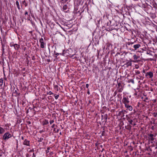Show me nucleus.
I'll list each match as a JSON object with an SVG mask.
<instances>
[{
  "mask_svg": "<svg viewBox=\"0 0 157 157\" xmlns=\"http://www.w3.org/2000/svg\"><path fill=\"white\" fill-rule=\"evenodd\" d=\"M142 7L143 8V10L147 13L150 12V10L152 8L151 6L148 5L143 4Z\"/></svg>",
  "mask_w": 157,
  "mask_h": 157,
  "instance_id": "obj_1",
  "label": "nucleus"
},
{
  "mask_svg": "<svg viewBox=\"0 0 157 157\" xmlns=\"http://www.w3.org/2000/svg\"><path fill=\"white\" fill-rule=\"evenodd\" d=\"M12 136L11 134H10L9 132H6L5 133L3 136V139L4 140L6 141L9 138H11Z\"/></svg>",
  "mask_w": 157,
  "mask_h": 157,
  "instance_id": "obj_2",
  "label": "nucleus"
},
{
  "mask_svg": "<svg viewBox=\"0 0 157 157\" xmlns=\"http://www.w3.org/2000/svg\"><path fill=\"white\" fill-rule=\"evenodd\" d=\"M122 102L124 104V105L129 104V99L128 96L124 97L122 100Z\"/></svg>",
  "mask_w": 157,
  "mask_h": 157,
  "instance_id": "obj_3",
  "label": "nucleus"
},
{
  "mask_svg": "<svg viewBox=\"0 0 157 157\" xmlns=\"http://www.w3.org/2000/svg\"><path fill=\"white\" fill-rule=\"evenodd\" d=\"M117 90L119 92H121L123 90V87L121 85L120 82H119L117 84Z\"/></svg>",
  "mask_w": 157,
  "mask_h": 157,
  "instance_id": "obj_4",
  "label": "nucleus"
},
{
  "mask_svg": "<svg viewBox=\"0 0 157 157\" xmlns=\"http://www.w3.org/2000/svg\"><path fill=\"white\" fill-rule=\"evenodd\" d=\"M148 138L151 141V143L153 144V140H154V135L151 134H148Z\"/></svg>",
  "mask_w": 157,
  "mask_h": 157,
  "instance_id": "obj_5",
  "label": "nucleus"
},
{
  "mask_svg": "<svg viewBox=\"0 0 157 157\" xmlns=\"http://www.w3.org/2000/svg\"><path fill=\"white\" fill-rule=\"evenodd\" d=\"M39 42L40 43V47L42 48H44L45 44L44 42L43 39L41 38L39 40Z\"/></svg>",
  "mask_w": 157,
  "mask_h": 157,
  "instance_id": "obj_6",
  "label": "nucleus"
},
{
  "mask_svg": "<svg viewBox=\"0 0 157 157\" xmlns=\"http://www.w3.org/2000/svg\"><path fill=\"white\" fill-rule=\"evenodd\" d=\"M125 107L126 108V110L131 111L133 109V108L131 105H130L128 104L125 105Z\"/></svg>",
  "mask_w": 157,
  "mask_h": 157,
  "instance_id": "obj_7",
  "label": "nucleus"
},
{
  "mask_svg": "<svg viewBox=\"0 0 157 157\" xmlns=\"http://www.w3.org/2000/svg\"><path fill=\"white\" fill-rule=\"evenodd\" d=\"M148 76L149 78H152L153 76V74L152 72L150 71L147 72L146 74V76Z\"/></svg>",
  "mask_w": 157,
  "mask_h": 157,
  "instance_id": "obj_8",
  "label": "nucleus"
},
{
  "mask_svg": "<svg viewBox=\"0 0 157 157\" xmlns=\"http://www.w3.org/2000/svg\"><path fill=\"white\" fill-rule=\"evenodd\" d=\"M133 47L134 49V50H136L137 49L141 47V45L140 44H134Z\"/></svg>",
  "mask_w": 157,
  "mask_h": 157,
  "instance_id": "obj_9",
  "label": "nucleus"
},
{
  "mask_svg": "<svg viewBox=\"0 0 157 157\" xmlns=\"http://www.w3.org/2000/svg\"><path fill=\"white\" fill-rule=\"evenodd\" d=\"M29 142L30 141L29 140H27V139H25L23 142V144L24 145H25L27 146H29Z\"/></svg>",
  "mask_w": 157,
  "mask_h": 157,
  "instance_id": "obj_10",
  "label": "nucleus"
},
{
  "mask_svg": "<svg viewBox=\"0 0 157 157\" xmlns=\"http://www.w3.org/2000/svg\"><path fill=\"white\" fill-rule=\"evenodd\" d=\"M14 48L16 50H17L20 48V45L17 44H14Z\"/></svg>",
  "mask_w": 157,
  "mask_h": 157,
  "instance_id": "obj_11",
  "label": "nucleus"
},
{
  "mask_svg": "<svg viewBox=\"0 0 157 157\" xmlns=\"http://www.w3.org/2000/svg\"><path fill=\"white\" fill-rule=\"evenodd\" d=\"M16 5L17 7L18 10H19V11H20V10H21V8L20 7V5H19V2H18V1H16Z\"/></svg>",
  "mask_w": 157,
  "mask_h": 157,
  "instance_id": "obj_12",
  "label": "nucleus"
},
{
  "mask_svg": "<svg viewBox=\"0 0 157 157\" xmlns=\"http://www.w3.org/2000/svg\"><path fill=\"white\" fill-rule=\"evenodd\" d=\"M48 120L45 119L43 121L42 124L43 125H47L48 124Z\"/></svg>",
  "mask_w": 157,
  "mask_h": 157,
  "instance_id": "obj_13",
  "label": "nucleus"
},
{
  "mask_svg": "<svg viewBox=\"0 0 157 157\" xmlns=\"http://www.w3.org/2000/svg\"><path fill=\"white\" fill-rule=\"evenodd\" d=\"M5 131V129L2 127H0V134H2Z\"/></svg>",
  "mask_w": 157,
  "mask_h": 157,
  "instance_id": "obj_14",
  "label": "nucleus"
},
{
  "mask_svg": "<svg viewBox=\"0 0 157 157\" xmlns=\"http://www.w3.org/2000/svg\"><path fill=\"white\" fill-rule=\"evenodd\" d=\"M127 120L128 121V122H129L130 124H132V123L133 122V120L129 118H128L127 119Z\"/></svg>",
  "mask_w": 157,
  "mask_h": 157,
  "instance_id": "obj_15",
  "label": "nucleus"
},
{
  "mask_svg": "<svg viewBox=\"0 0 157 157\" xmlns=\"http://www.w3.org/2000/svg\"><path fill=\"white\" fill-rule=\"evenodd\" d=\"M21 4L24 5L25 7H26L28 5V4L26 2L25 0L22 1L21 3Z\"/></svg>",
  "mask_w": 157,
  "mask_h": 157,
  "instance_id": "obj_16",
  "label": "nucleus"
},
{
  "mask_svg": "<svg viewBox=\"0 0 157 157\" xmlns=\"http://www.w3.org/2000/svg\"><path fill=\"white\" fill-rule=\"evenodd\" d=\"M132 126L130 125H128L127 126H125V128L126 129H127L128 130H130Z\"/></svg>",
  "mask_w": 157,
  "mask_h": 157,
  "instance_id": "obj_17",
  "label": "nucleus"
},
{
  "mask_svg": "<svg viewBox=\"0 0 157 157\" xmlns=\"http://www.w3.org/2000/svg\"><path fill=\"white\" fill-rule=\"evenodd\" d=\"M133 57L134 60H136L139 58V57L136 55H134L133 56Z\"/></svg>",
  "mask_w": 157,
  "mask_h": 157,
  "instance_id": "obj_18",
  "label": "nucleus"
},
{
  "mask_svg": "<svg viewBox=\"0 0 157 157\" xmlns=\"http://www.w3.org/2000/svg\"><path fill=\"white\" fill-rule=\"evenodd\" d=\"M67 5L66 4V5H64L63 6V10H66L67 9Z\"/></svg>",
  "mask_w": 157,
  "mask_h": 157,
  "instance_id": "obj_19",
  "label": "nucleus"
},
{
  "mask_svg": "<svg viewBox=\"0 0 157 157\" xmlns=\"http://www.w3.org/2000/svg\"><path fill=\"white\" fill-rule=\"evenodd\" d=\"M152 6L155 9H157V4L156 3H154L152 5Z\"/></svg>",
  "mask_w": 157,
  "mask_h": 157,
  "instance_id": "obj_20",
  "label": "nucleus"
},
{
  "mask_svg": "<svg viewBox=\"0 0 157 157\" xmlns=\"http://www.w3.org/2000/svg\"><path fill=\"white\" fill-rule=\"evenodd\" d=\"M128 83L132 82L133 84H134V81L133 79H130L128 80Z\"/></svg>",
  "mask_w": 157,
  "mask_h": 157,
  "instance_id": "obj_21",
  "label": "nucleus"
},
{
  "mask_svg": "<svg viewBox=\"0 0 157 157\" xmlns=\"http://www.w3.org/2000/svg\"><path fill=\"white\" fill-rule=\"evenodd\" d=\"M3 81V80L2 78H1L0 79V85L1 86H2V85Z\"/></svg>",
  "mask_w": 157,
  "mask_h": 157,
  "instance_id": "obj_22",
  "label": "nucleus"
},
{
  "mask_svg": "<svg viewBox=\"0 0 157 157\" xmlns=\"http://www.w3.org/2000/svg\"><path fill=\"white\" fill-rule=\"evenodd\" d=\"M107 118V114H105L104 116V118H103V120H105V121H106V120Z\"/></svg>",
  "mask_w": 157,
  "mask_h": 157,
  "instance_id": "obj_23",
  "label": "nucleus"
},
{
  "mask_svg": "<svg viewBox=\"0 0 157 157\" xmlns=\"http://www.w3.org/2000/svg\"><path fill=\"white\" fill-rule=\"evenodd\" d=\"M65 52H66L65 50H63V52L62 53H60V55H61L62 56H64Z\"/></svg>",
  "mask_w": 157,
  "mask_h": 157,
  "instance_id": "obj_24",
  "label": "nucleus"
},
{
  "mask_svg": "<svg viewBox=\"0 0 157 157\" xmlns=\"http://www.w3.org/2000/svg\"><path fill=\"white\" fill-rule=\"evenodd\" d=\"M135 71L136 74V75H139L140 73V72L138 70H135Z\"/></svg>",
  "mask_w": 157,
  "mask_h": 157,
  "instance_id": "obj_25",
  "label": "nucleus"
},
{
  "mask_svg": "<svg viewBox=\"0 0 157 157\" xmlns=\"http://www.w3.org/2000/svg\"><path fill=\"white\" fill-rule=\"evenodd\" d=\"M134 42H129L127 43V45H132V44H134Z\"/></svg>",
  "mask_w": 157,
  "mask_h": 157,
  "instance_id": "obj_26",
  "label": "nucleus"
},
{
  "mask_svg": "<svg viewBox=\"0 0 157 157\" xmlns=\"http://www.w3.org/2000/svg\"><path fill=\"white\" fill-rule=\"evenodd\" d=\"M58 86L57 85H55L54 86V88L57 91L58 90Z\"/></svg>",
  "mask_w": 157,
  "mask_h": 157,
  "instance_id": "obj_27",
  "label": "nucleus"
},
{
  "mask_svg": "<svg viewBox=\"0 0 157 157\" xmlns=\"http://www.w3.org/2000/svg\"><path fill=\"white\" fill-rule=\"evenodd\" d=\"M127 66H130L132 65V63L130 62H127L126 63Z\"/></svg>",
  "mask_w": 157,
  "mask_h": 157,
  "instance_id": "obj_28",
  "label": "nucleus"
},
{
  "mask_svg": "<svg viewBox=\"0 0 157 157\" xmlns=\"http://www.w3.org/2000/svg\"><path fill=\"white\" fill-rule=\"evenodd\" d=\"M39 140H38V142H41L42 140H43V138H38Z\"/></svg>",
  "mask_w": 157,
  "mask_h": 157,
  "instance_id": "obj_29",
  "label": "nucleus"
},
{
  "mask_svg": "<svg viewBox=\"0 0 157 157\" xmlns=\"http://www.w3.org/2000/svg\"><path fill=\"white\" fill-rule=\"evenodd\" d=\"M54 120L53 119L49 121V123L51 124H52L54 122Z\"/></svg>",
  "mask_w": 157,
  "mask_h": 157,
  "instance_id": "obj_30",
  "label": "nucleus"
},
{
  "mask_svg": "<svg viewBox=\"0 0 157 157\" xmlns=\"http://www.w3.org/2000/svg\"><path fill=\"white\" fill-rule=\"evenodd\" d=\"M53 94V93L51 91H49L47 93V94L50 95L52 94Z\"/></svg>",
  "mask_w": 157,
  "mask_h": 157,
  "instance_id": "obj_31",
  "label": "nucleus"
},
{
  "mask_svg": "<svg viewBox=\"0 0 157 157\" xmlns=\"http://www.w3.org/2000/svg\"><path fill=\"white\" fill-rule=\"evenodd\" d=\"M59 96V95H57L55 96V99H57L58 98Z\"/></svg>",
  "mask_w": 157,
  "mask_h": 157,
  "instance_id": "obj_32",
  "label": "nucleus"
},
{
  "mask_svg": "<svg viewBox=\"0 0 157 157\" xmlns=\"http://www.w3.org/2000/svg\"><path fill=\"white\" fill-rule=\"evenodd\" d=\"M14 44L13 43H11L10 44V46L11 47H14Z\"/></svg>",
  "mask_w": 157,
  "mask_h": 157,
  "instance_id": "obj_33",
  "label": "nucleus"
},
{
  "mask_svg": "<svg viewBox=\"0 0 157 157\" xmlns=\"http://www.w3.org/2000/svg\"><path fill=\"white\" fill-rule=\"evenodd\" d=\"M117 91H115L113 94V96H116V95L117 94Z\"/></svg>",
  "mask_w": 157,
  "mask_h": 157,
  "instance_id": "obj_34",
  "label": "nucleus"
},
{
  "mask_svg": "<svg viewBox=\"0 0 157 157\" xmlns=\"http://www.w3.org/2000/svg\"><path fill=\"white\" fill-rule=\"evenodd\" d=\"M54 52V53L55 54V55H56V56H59V55H60V53H55V51Z\"/></svg>",
  "mask_w": 157,
  "mask_h": 157,
  "instance_id": "obj_35",
  "label": "nucleus"
},
{
  "mask_svg": "<svg viewBox=\"0 0 157 157\" xmlns=\"http://www.w3.org/2000/svg\"><path fill=\"white\" fill-rule=\"evenodd\" d=\"M25 15H28V12L27 11H25Z\"/></svg>",
  "mask_w": 157,
  "mask_h": 157,
  "instance_id": "obj_36",
  "label": "nucleus"
},
{
  "mask_svg": "<svg viewBox=\"0 0 157 157\" xmlns=\"http://www.w3.org/2000/svg\"><path fill=\"white\" fill-rule=\"evenodd\" d=\"M55 126V124H53L51 126V127H52V128H54Z\"/></svg>",
  "mask_w": 157,
  "mask_h": 157,
  "instance_id": "obj_37",
  "label": "nucleus"
},
{
  "mask_svg": "<svg viewBox=\"0 0 157 157\" xmlns=\"http://www.w3.org/2000/svg\"><path fill=\"white\" fill-rule=\"evenodd\" d=\"M86 88H88L89 87V84H86Z\"/></svg>",
  "mask_w": 157,
  "mask_h": 157,
  "instance_id": "obj_38",
  "label": "nucleus"
},
{
  "mask_svg": "<svg viewBox=\"0 0 157 157\" xmlns=\"http://www.w3.org/2000/svg\"><path fill=\"white\" fill-rule=\"evenodd\" d=\"M104 116H103V115H101V120H103V118H104Z\"/></svg>",
  "mask_w": 157,
  "mask_h": 157,
  "instance_id": "obj_39",
  "label": "nucleus"
},
{
  "mask_svg": "<svg viewBox=\"0 0 157 157\" xmlns=\"http://www.w3.org/2000/svg\"><path fill=\"white\" fill-rule=\"evenodd\" d=\"M49 148H48V150L46 151V152L47 153H48L49 152Z\"/></svg>",
  "mask_w": 157,
  "mask_h": 157,
  "instance_id": "obj_40",
  "label": "nucleus"
},
{
  "mask_svg": "<svg viewBox=\"0 0 157 157\" xmlns=\"http://www.w3.org/2000/svg\"><path fill=\"white\" fill-rule=\"evenodd\" d=\"M32 157H35V155L34 154V153H33V154Z\"/></svg>",
  "mask_w": 157,
  "mask_h": 157,
  "instance_id": "obj_41",
  "label": "nucleus"
},
{
  "mask_svg": "<svg viewBox=\"0 0 157 157\" xmlns=\"http://www.w3.org/2000/svg\"><path fill=\"white\" fill-rule=\"evenodd\" d=\"M151 129H152V130H154V127L153 126H152L151 127Z\"/></svg>",
  "mask_w": 157,
  "mask_h": 157,
  "instance_id": "obj_42",
  "label": "nucleus"
},
{
  "mask_svg": "<svg viewBox=\"0 0 157 157\" xmlns=\"http://www.w3.org/2000/svg\"><path fill=\"white\" fill-rule=\"evenodd\" d=\"M59 131V129H57L56 132H57L58 133V132Z\"/></svg>",
  "mask_w": 157,
  "mask_h": 157,
  "instance_id": "obj_43",
  "label": "nucleus"
},
{
  "mask_svg": "<svg viewBox=\"0 0 157 157\" xmlns=\"http://www.w3.org/2000/svg\"><path fill=\"white\" fill-rule=\"evenodd\" d=\"M28 123L29 124H30L31 123V122L30 121H29L28 122Z\"/></svg>",
  "mask_w": 157,
  "mask_h": 157,
  "instance_id": "obj_44",
  "label": "nucleus"
},
{
  "mask_svg": "<svg viewBox=\"0 0 157 157\" xmlns=\"http://www.w3.org/2000/svg\"><path fill=\"white\" fill-rule=\"evenodd\" d=\"M104 132H105L104 131H103V132H102V135H103H103Z\"/></svg>",
  "mask_w": 157,
  "mask_h": 157,
  "instance_id": "obj_45",
  "label": "nucleus"
},
{
  "mask_svg": "<svg viewBox=\"0 0 157 157\" xmlns=\"http://www.w3.org/2000/svg\"><path fill=\"white\" fill-rule=\"evenodd\" d=\"M21 139L22 140H24V137L23 136H22L21 137Z\"/></svg>",
  "mask_w": 157,
  "mask_h": 157,
  "instance_id": "obj_46",
  "label": "nucleus"
},
{
  "mask_svg": "<svg viewBox=\"0 0 157 157\" xmlns=\"http://www.w3.org/2000/svg\"><path fill=\"white\" fill-rule=\"evenodd\" d=\"M87 94H90V92H89V91L88 92H87Z\"/></svg>",
  "mask_w": 157,
  "mask_h": 157,
  "instance_id": "obj_47",
  "label": "nucleus"
},
{
  "mask_svg": "<svg viewBox=\"0 0 157 157\" xmlns=\"http://www.w3.org/2000/svg\"><path fill=\"white\" fill-rule=\"evenodd\" d=\"M135 125H136V124H135H135H133V126H135Z\"/></svg>",
  "mask_w": 157,
  "mask_h": 157,
  "instance_id": "obj_48",
  "label": "nucleus"
},
{
  "mask_svg": "<svg viewBox=\"0 0 157 157\" xmlns=\"http://www.w3.org/2000/svg\"><path fill=\"white\" fill-rule=\"evenodd\" d=\"M136 68H138V67H136Z\"/></svg>",
  "mask_w": 157,
  "mask_h": 157,
  "instance_id": "obj_49",
  "label": "nucleus"
},
{
  "mask_svg": "<svg viewBox=\"0 0 157 157\" xmlns=\"http://www.w3.org/2000/svg\"><path fill=\"white\" fill-rule=\"evenodd\" d=\"M143 72L144 73H145V71L144 70Z\"/></svg>",
  "mask_w": 157,
  "mask_h": 157,
  "instance_id": "obj_50",
  "label": "nucleus"
},
{
  "mask_svg": "<svg viewBox=\"0 0 157 157\" xmlns=\"http://www.w3.org/2000/svg\"><path fill=\"white\" fill-rule=\"evenodd\" d=\"M155 149H157V147H155Z\"/></svg>",
  "mask_w": 157,
  "mask_h": 157,
  "instance_id": "obj_51",
  "label": "nucleus"
},
{
  "mask_svg": "<svg viewBox=\"0 0 157 157\" xmlns=\"http://www.w3.org/2000/svg\"><path fill=\"white\" fill-rule=\"evenodd\" d=\"M151 91H153V90H151Z\"/></svg>",
  "mask_w": 157,
  "mask_h": 157,
  "instance_id": "obj_52",
  "label": "nucleus"
},
{
  "mask_svg": "<svg viewBox=\"0 0 157 157\" xmlns=\"http://www.w3.org/2000/svg\"><path fill=\"white\" fill-rule=\"evenodd\" d=\"M60 134L61 135V132H60Z\"/></svg>",
  "mask_w": 157,
  "mask_h": 157,
  "instance_id": "obj_53",
  "label": "nucleus"
},
{
  "mask_svg": "<svg viewBox=\"0 0 157 157\" xmlns=\"http://www.w3.org/2000/svg\"><path fill=\"white\" fill-rule=\"evenodd\" d=\"M2 156V154H1V155H0V156Z\"/></svg>",
  "mask_w": 157,
  "mask_h": 157,
  "instance_id": "obj_54",
  "label": "nucleus"
},
{
  "mask_svg": "<svg viewBox=\"0 0 157 157\" xmlns=\"http://www.w3.org/2000/svg\"><path fill=\"white\" fill-rule=\"evenodd\" d=\"M55 129H56V128H54V130H55Z\"/></svg>",
  "mask_w": 157,
  "mask_h": 157,
  "instance_id": "obj_55",
  "label": "nucleus"
},
{
  "mask_svg": "<svg viewBox=\"0 0 157 157\" xmlns=\"http://www.w3.org/2000/svg\"><path fill=\"white\" fill-rule=\"evenodd\" d=\"M147 54H149V53L147 52Z\"/></svg>",
  "mask_w": 157,
  "mask_h": 157,
  "instance_id": "obj_56",
  "label": "nucleus"
},
{
  "mask_svg": "<svg viewBox=\"0 0 157 157\" xmlns=\"http://www.w3.org/2000/svg\"><path fill=\"white\" fill-rule=\"evenodd\" d=\"M21 8H22V5H21Z\"/></svg>",
  "mask_w": 157,
  "mask_h": 157,
  "instance_id": "obj_57",
  "label": "nucleus"
},
{
  "mask_svg": "<svg viewBox=\"0 0 157 157\" xmlns=\"http://www.w3.org/2000/svg\"><path fill=\"white\" fill-rule=\"evenodd\" d=\"M156 115H157V113H156Z\"/></svg>",
  "mask_w": 157,
  "mask_h": 157,
  "instance_id": "obj_58",
  "label": "nucleus"
}]
</instances>
